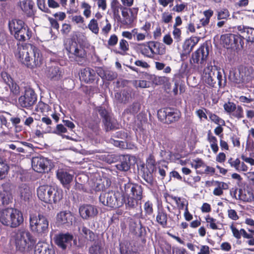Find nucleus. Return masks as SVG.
Returning a JSON list of instances; mask_svg holds the SVG:
<instances>
[{
  "label": "nucleus",
  "instance_id": "obj_1",
  "mask_svg": "<svg viewBox=\"0 0 254 254\" xmlns=\"http://www.w3.org/2000/svg\"><path fill=\"white\" fill-rule=\"evenodd\" d=\"M122 197L126 208L128 210L136 209L135 215L139 214V217L143 219L141 205V200L143 197V189L137 184L127 183L124 185Z\"/></svg>",
  "mask_w": 254,
  "mask_h": 254
},
{
  "label": "nucleus",
  "instance_id": "obj_2",
  "mask_svg": "<svg viewBox=\"0 0 254 254\" xmlns=\"http://www.w3.org/2000/svg\"><path fill=\"white\" fill-rule=\"evenodd\" d=\"M15 56L19 61L28 67L33 68L42 64V56L40 50L32 44L18 48Z\"/></svg>",
  "mask_w": 254,
  "mask_h": 254
},
{
  "label": "nucleus",
  "instance_id": "obj_3",
  "mask_svg": "<svg viewBox=\"0 0 254 254\" xmlns=\"http://www.w3.org/2000/svg\"><path fill=\"white\" fill-rule=\"evenodd\" d=\"M23 221L20 210L12 207L0 209V224L2 225L15 228L22 224Z\"/></svg>",
  "mask_w": 254,
  "mask_h": 254
},
{
  "label": "nucleus",
  "instance_id": "obj_4",
  "mask_svg": "<svg viewBox=\"0 0 254 254\" xmlns=\"http://www.w3.org/2000/svg\"><path fill=\"white\" fill-rule=\"evenodd\" d=\"M254 78V68L252 66H240L238 70H230L229 79L230 80L241 87L248 83Z\"/></svg>",
  "mask_w": 254,
  "mask_h": 254
},
{
  "label": "nucleus",
  "instance_id": "obj_5",
  "mask_svg": "<svg viewBox=\"0 0 254 254\" xmlns=\"http://www.w3.org/2000/svg\"><path fill=\"white\" fill-rule=\"evenodd\" d=\"M8 26L11 34L19 41H26L32 37L31 30L22 20L13 19L9 21Z\"/></svg>",
  "mask_w": 254,
  "mask_h": 254
},
{
  "label": "nucleus",
  "instance_id": "obj_6",
  "mask_svg": "<svg viewBox=\"0 0 254 254\" xmlns=\"http://www.w3.org/2000/svg\"><path fill=\"white\" fill-rule=\"evenodd\" d=\"M203 79L205 83L211 87L216 88L225 86L226 78H223L222 73L215 66L209 65L204 69Z\"/></svg>",
  "mask_w": 254,
  "mask_h": 254
},
{
  "label": "nucleus",
  "instance_id": "obj_7",
  "mask_svg": "<svg viewBox=\"0 0 254 254\" xmlns=\"http://www.w3.org/2000/svg\"><path fill=\"white\" fill-rule=\"evenodd\" d=\"M100 204L112 209L122 206L124 203L122 195L119 191H102L99 196Z\"/></svg>",
  "mask_w": 254,
  "mask_h": 254
},
{
  "label": "nucleus",
  "instance_id": "obj_8",
  "mask_svg": "<svg viewBox=\"0 0 254 254\" xmlns=\"http://www.w3.org/2000/svg\"><path fill=\"white\" fill-rule=\"evenodd\" d=\"M30 228L38 236H45L49 231V221L46 216L39 213L30 215Z\"/></svg>",
  "mask_w": 254,
  "mask_h": 254
},
{
  "label": "nucleus",
  "instance_id": "obj_9",
  "mask_svg": "<svg viewBox=\"0 0 254 254\" xmlns=\"http://www.w3.org/2000/svg\"><path fill=\"white\" fill-rule=\"evenodd\" d=\"M15 244L17 250L24 252L32 250L35 241L29 232L23 231L17 235Z\"/></svg>",
  "mask_w": 254,
  "mask_h": 254
},
{
  "label": "nucleus",
  "instance_id": "obj_10",
  "mask_svg": "<svg viewBox=\"0 0 254 254\" xmlns=\"http://www.w3.org/2000/svg\"><path fill=\"white\" fill-rule=\"evenodd\" d=\"M66 50L71 54L75 56V61L79 65H83L86 62V52L85 49L75 41L70 40L69 45L66 46Z\"/></svg>",
  "mask_w": 254,
  "mask_h": 254
},
{
  "label": "nucleus",
  "instance_id": "obj_11",
  "mask_svg": "<svg viewBox=\"0 0 254 254\" xmlns=\"http://www.w3.org/2000/svg\"><path fill=\"white\" fill-rule=\"evenodd\" d=\"M181 112L177 109L165 108L158 111L157 116L159 120L165 124H170L179 120L181 117Z\"/></svg>",
  "mask_w": 254,
  "mask_h": 254
},
{
  "label": "nucleus",
  "instance_id": "obj_12",
  "mask_svg": "<svg viewBox=\"0 0 254 254\" xmlns=\"http://www.w3.org/2000/svg\"><path fill=\"white\" fill-rule=\"evenodd\" d=\"M209 55V48L203 44L197 50L193 52L190 59L191 64H197L198 67L202 68L205 64Z\"/></svg>",
  "mask_w": 254,
  "mask_h": 254
},
{
  "label": "nucleus",
  "instance_id": "obj_13",
  "mask_svg": "<svg viewBox=\"0 0 254 254\" xmlns=\"http://www.w3.org/2000/svg\"><path fill=\"white\" fill-rule=\"evenodd\" d=\"M96 110L103 119L106 131L118 128L116 121L112 117L111 113L105 107H97Z\"/></svg>",
  "mask_w": 254,
  "mask_h": 254
},
{
  "label": "nucleus",
  "instance_id": "obj_14",
  "mask_svg": "<svg viewBox=\"0 0 254 254\" xmlns=\"http://www.w3.org/2000/svg\"><path fill=\"white\" fill-rule=\"evenodd\" d=\"M73 238V235L70 233L60 232L54 235L53 240L59 249L65 251L71 247Z\"/></svg>",
  "mask_w": 254,
  "mask_h": 254
},
{
  "label": "nucleus",
  "instance_id": "obj_15",
  "mask_svg": "<svg viewBox=\"0 0 254 254\" xmlns=\"http://www.w3.org/2000/svg\"><path fill=\"white\" fill-rule=\"evenodd\" d=\"M37 95L34 90L30 88H26L23 95L18 99L19 105L26 109H30L36 102Z\"/></svg>",
  "mask_w": 254,
  "mask_h": 254
},
{
  "label": "nucleus",
  "instance_id": "obj_16",
  "mask_svg": "<svg viewBox=\"0 0 254 254\" xmlns=\"http://www.w3.org/2000/svg\"><path fill=\"white\" fill-rule=\"evenodd\" d=\"M31 165L35 171L40 173H45L50 170V160L42 156L33 157Z\"/></svg>",
  "mask_w": 254,
  "mask_h": 254
},
{
  "label": "nucleus",
  "instance_id": "obj_17",
  "mask_svg": "<svg viewBox=\"0 0 254 254\" xmlns=\"http://www.w3.org/2000/svg\"><path fill=\"white\" fill-rule=\"evenodd\" d=\"M155 169V165L151 163H148L146 165L142 164L138 167L139 175L150 186L154 184L153 173Z\"/></svg>",
  "mask_w": 254,
  "mask_h": 254
},
{
  "label": "nucleus",
  "instance_id": "obj_18",
  "mask_svg": "<svg viewBox=\"0 0 254 254\" xmlns=\"http://www.w3.org/2000/svg\"><path fill=\"white\" fill-rule=\"evenodd\" d=\"M79 212L84 220H91L97 217L99 211L97 206L90 204H84L79 206Z\"/></svg>",
  "mask_w": 254,
  "mask_h": 254
},
{
  "label": "nucleus",
  "instance_id": "obj_19",
  "mask_svg": "<svg viewBox=\"0 0 254 254\" xmlns=\"http://www.w3.org/2000/svg\"><path fill=\"white\" fill-rule=\"evenodd\" d=\"M56 175L63 186L67 190L70 187V184L72 182L74 176L66 170L59 169L57 171Z\"/></svg>",
  "mask_w": 254,
  "mask_h": 254
},
{
  "label": "nucleus",
  "instance_id": "obj_20",
  "mask_svg": "<svg viewBox=\"0 0 254 254\" xmlns=\"http://www.w3.org/2000/svg\"><path fill=\"white\" fill-rule=\"evenodd\" d=\"M199 40L200 38L196 36H191L190 38L186 39L183 45V52L181 57H187L189 55Z\"/></svg>",
  "mask_w": 254,
  "mask_h": 254
},
{
  "label": "nucleus",
  "instance_id": "obj_21",
  "mask_svg": "<svg viewBox=\"0 0 254 254\" xmlns=\"http://www.w3.org/2000/svg\"><path fill=\"white\" fill-rule=\"evenodd\" d=\"M79 77L80 79L86 83H91L97 76L94 69L90 67H86L81 69Z\"/></svg>",
  "mask_w": 254,
  "mask_h": 254
},
{
  "label": "nucleus",
  "instance_id": "obj_22",
  "mask_svg": "<svg viewBox=\"0 0 254 254\" xmlns=\"http://www.w3.org/2000/svg\"><path fill=\"white\" fill-rule=\"evenodd\" d=\"M50 191V197L49 203H55L59 202L63 198V191L62 189L57 186H51Z\"/></svg>",
  "mask_w": 254,
  "mask_h": 254
},
{
  "label": "nucleus",
  "instance_id": "obj_23",
  "mask_svg": "<svg viewBox=\"0 0 254 254\" xmlns=\"http://www.w3.org/2000/svg\"><path fill=\"white\" fill-rule=\"evenodd\" d=\"M34 254H55V251L52 246L39 242L35 246Z\"/></svg>",
  "mask_w": 254,
  "mask_h": 254
},
{
  "label": "nucleus",
  "instance_id": "obj_24",
  "mask_svg": "<svg viewBox=\"0 0 254 254\" xmlns=\"http://www.w3.org/2000/svg\"><path fill=\"white\" fill-rule=\"evenodd\" d=\"M89 248V254H108V250L101 241L95 239Z\"/></svg>",
  "mask_w": 254,
  "mask_h": 254
},
{
  "label": "nucleus",
  "instance_id": "obj_25",
  "mask_svg": "<svg viewBox=\"0 0 254 254\" xmlns=\"http://www.w3.org/2000/svg\"><path fill=\"white\" fill-rule=\"evenodd\" d=\"M73 216L70 212L62 211L57 215V221L60 225L69 226L72 224Z\"/></svg>",
  "mask_w": 254,
  "mask_h": 254
},
{
  "label": "nucleus",
  "instance_id": "obj_26",
  "mask_svg": "<svg viewBox=\"0 0 254 254\" xmlns=\"http://www.w3.org/2000/svg\"><path fill=\"white\" fill-rule=\"evenodd\" d=\"M237 29L243 35V38L246 39L248 42L254 43V28L239 25L237 26Z\"/></svg>",
  "mask_w": 254,
  "mask_h": 254
},
{
  "label": "nucleus",
  "instance_id": "obj_27",
  "mask_svg": "<svg viewBox=\"0 0 254 254\" xmlns=\"http://www.w3.org/2000/svg\"><path fill=\"white\" fill-rule=\"evenodd\" d=\"M130 156L129 155L120 156L119 160L115 167L120 171L127 172L130 168Z\"/></svg>",
  "mask_w": 254,
  "mask_h": 254
},
{
  "label": "nucleus",
  "instance_id": "obj_28",
  "mask_svg": "<svg viewBox=\"0 0 254 254\" xmlns=\"http://www.w3.org/2000/svg\"><path fill=\"white\" fill-rule=\"evenodd\" d=\"M51 186H40L37 189V194L38 198L42 201L49 203L50 191Z\"/></svg>",
  "mask_w": 254,
  "mask_h": 254
},
{
  "label": "nucleus",
  "instance_id": "obj_29",
  "mask_svg": "<svg viewBox=\"0 0 254 254\" xmlns=\"http://www.w3.org/2000/svg\"><path fill=\"white\" fill-rule=\"evenodd\" d=\"M34 4V3L32 0H23L19 1L18 3L21 10L28 17H31L34 15L33 10Z\"/></svg>",
  "mask_w": 254,
  "mask_h": 254
},
{
  "label": "nucleus",
  "instance_id": "obj_30",
  "mask_svg": "<svg viewBox=\"0 0 254 254\" xmlns=\"http://www.w3.org/2000/svg\"><path fill=\"white\" fill-rule=\"evenodd\" d=\"M119 247L121 254H139L136 248L131 246L127 241L120 242Z\"/></svg>",
  "mask_w": 254,
  "mask_h": 254
},
{
  "label": "nucleus",
  "instance_id": "obj_31",
  "mask_svg": "<svg viewBox=\"0 0 254 254\" xmlns=\"http://www.w3.org/2000/svg\"><path fill=\"white\" fill-rule=\"evenodd\" d=\"M63 71L59 66H51L48 68L47 75L48 77L54 80H58L62 77Z\"/></svg>",
  "mask_w": 254,
  "mask_h": 254
},
{
  "label": "nucleus",
  "instance_id": "obj_32",
  "mask_svg": "<svg viewBox=\"0 0 254 254\" xmlns=\"http://www.w3.org/2000/svg\"><path fill=\"white\" fill-rule=\"evenodd\" d=\"M168 214L163 208H159L157 211L156 221L163 228L167 226Z\"/></svg>",
  "mask_w": 254,
  "mask_h": 254
},
{
  "label": "nucleus",
  "instance_id": "obj_33",
  "mask_svg": "<svg viewBox=\"0 0 254 254\" xmlns=\"http://www.w3.org/2000/svg\"><path fill=\"white\" fill-rule=\"evenodd\" d=\"M79 230L80 231L81 234L83 235V237H84L88 241L90 242H93L95 241L96 236L93 231L84 226H82L81 227V229H79Z\"/></svg>",
  "mask_w": 254,
  "mask_h": 254
},
{
  "label": "nucleus",
  "instance_id": "obj_34",
  "mask_svg": "<svg viewBox=\"0 0 254 254\" xmlns=\"http://www.w3.org/2000/svg\"><path fill=\"white\" fill-rule=\"evenodd\" d=\"M122 14L124 17V20L122 21L123 25H129L133 22V16L129 15L128 11V9L126 7L121 6Z\"/></svg>",
  "mask_w": 254,
  "mask_h": 254
},
{
  "label": "nucleus",
  "instance_id": "obj_35",
  "mask_svg": "<svg viewBox=\"0 0 254 254\" xmlns=\"http://www.w3.org/2000/svg\"><path fill=\"white\" fill-rule=\"evenodd\" d=\"M8 170L9 166L6 162L0 156V179L2 180L5 178Z\"/></svg>",
  "mask_w": 254,
  "mask_h": 254
},
{
  "label": "nucleus",
  "instance_id": "obj_36",
  "mask_svg": "<svg viewBox=\"0 0 254 254\" xmlns=\"http://www.w3.org/2000/svg\"><path fill=\"white\" fill-rule=\"evenodd\" d=\"M20 192L21 198L25 201H28L32 196L31 191L29 188L25 185L21 187Z\"/></svg>",
  "mask_w": 254,
  "mask_h": 254
},
{
  "label": "nucleus",
  "instance_id": "obj_37",
  "mask_svg": "<svg viewBox=\"0 0 254 254\" xmlns=\"http://www.w3.org/2000/svg\"><path fill=\"white\" fill-rule=\"evenodd\" d=\"M235 34H228L221 36V39L223 41L224 43L228 46V48H233V42L235 40Z\"/></svg>",
  "mask_w": 254,
  "mask_h": 254
},
{
  "label": "nucleus",
  "instance_id": "obj_38",
  "mask_svg": "<svg viewBox=\"0 0 254 254\" xmlns=\"http://www.w3.org/2000/svg\"><path fill=\"white\" fill-rule=\"evenodd\" d=\"M150 43L155 49L156 55H162L165 54L166 49L164 45L158 42L150 41Z\"/></svg>",
  "mask_w": 254,
  "mask_h": 254
},
{
  "label": "nucleus",
  "instance_id": "obj_39",
  "mask_svg": "<svg viewBox=\"0 0 254 254\" xmlns=\"http://www.w3.org/2000/svg\"><path fill=\"white\" fill-rule=\"evenodd\" d=\"M119 47L121 51H114L116 54L124 56L126 55V52L129 50L128 42L124 39H122L120 41Z\"/></svg>",
  "mask_w": 254,
  "mask_h": 254
},
{
  "label": "nucleus",
  "instance_id": "obj_40",
  "mask_svg": "<svg viewBox=\"0 0 254 254\" xmlns=\"http://www.w3.org/2000/svg\"><path fill=\"white\" fill-rule=\"evenodd\" d=\"M11 196L5 191H0V205L8 204L11 200Z\"/></svg>",
  "mask_w": 254,
  "mask_h": 254
},
{
  "label": "nucleus",
  "instance_id": "obj_41",
  "mask_svg": "<svg viewBox=\"0 0 254 254\" xmlns=\"http://www.w3.org/2000/svg\"><path fill=\"white\" fill-rule=\"evenodd\" d=\"M8 87L10 89V96L11 98H13L15 96L18 95L20 94V88L19 86L13 81L8 85Z\"/></svg>",
  "mask_w": 254,
  "mask_h": 254
},
{
  "label": "nucleus",
  "instance_id": "obj_42",
  "mask_svg": "<svg viewBox=\"0 0 254 254\" xmlns=\"http://www.w3.org/2000/svg\"><path fill=\"white\" fill-rule=\"evenodd\" d=\"M171 198L175 201L179 209H183L188 202L184 198L172 195Z\"/></svg>",
  "mask_w": 254,
  "mask_h": 254
},
{
  "label": "nucleus",
  "instance_id": "obj_43",
  "mask_svg": "<svg viewBox=\"0 0 254 254\" xmlns=\"http://www.w3.org/2000/svg\"><path fill=\"white\" fill-rule=\"evenodd\" d=\"M191 165L197 170H202L203 169H199L200 168H204L206 167L205 164L202 159L197 158L193 160Z\"/></svg>",
  "mask_w": 254,
  "mask_h": 254
},
{
  "label": "nucleus",
  "instance_id": "obj_44",
  "mask_svg": "<svg viewBox=\"0 0 254 254\" xmlns=\"http://www.w3.org/2000/svg\"><path fill=\"white\" fill-rule=\"evenodd\" d=\"M140 104L138 102H135L127 109V111L130 114H135L140 111Z\"/></svg>",
  "mask_w": 254,
  "mask_h": 254
},
{
  "label": "nucleus",
  "instance_id": "obj_45",
  "mask_svg": "<svg viewBox=\"0 0 254 254\" xmlns=\"http://www.w3.org/2000/svg\"><path fill=\"white\" fill-rule=\"evenodd\" d=\"M122 6L118 0H113L111 3V7L112 11L115 15H119V9Z\"/></svg>",
  "mask_w": 254,
  "mask_h": 254
},
{
  "label": "nucleus",
  "instance_id": "obj_46",
  "mask_svg": "<svg viewBox=\"0 0 254 254\" xmlns=\"http://www.w3.org/2000/svg\"><path fill=\"white\" fill-rule=\"evenodd\" d=\"M143 208L146 216L152 215L153 213V203L151 201L148 200L145 202Z\"/></svg>",
  "mask_w": 254,
  "mask_h": 254
},
{
  "label": "nucleus",
  "instance_id": "obj_47",
  "mask_svg": "<svg viewBox=\"0 0 254 254\" xmlns=\"http://www.w3.org/2000/svg\"><path fill=\"white\" fill-rule=\"evenodd\" d=\"M146 234V228L144 226L141 222H140V225L137 228L136 231L135 232L134 235L137 237L140 238L144 237Z\"/></svg>",
  "mask_w": 254,
  "mask_h": 254
},
{
  "label": "nucleus",
  "instance_id": "obj_48",
  "mask_svg": "<svg viewBox=\"0 0 254 254\" xmlns=\"http://www.w3.org/2000/svg\"><path fill=\"white\" fill-rule=\"evenodd\" d=\"M209 115V119L211 121L215 124L223 126L225 125V122L223 120L220 118L218 116L216 115L215 114H212V113L209 112L208 113Z\"/></svg>",
  "mask_w": 254,
  "mask_h": 254
},
{
  "label": "nucleus",
  "instance_id": "obj_49",
  "mask_svg": "<svg viewBox=\"0 0 254 254\" xmlns=\"http://www.w3.org/2000/svg\"><path fill=\"white\" fill-rule=\"evenodd\" d=\"M51 110V108L49 105L40 101L38 103L37 107V111H40L43 113H47Z\"/></svg>",
  "mask_w": 254,
  "mask_h": 254
},
{
  "label": "nucleus",
  "instance_id": "obj_50",
  "mask_svg": "<svg viewBox=\"0 0 254 254\" xmlns=\"http://www.w3.org/2000/svg\"><path fill=\"white\" fill-rule=\"evenodd\" d=\"M232 116L237 119H241L244 117L243 109L240 106H236V109L231 114Z\"/></svg>",
  "mask_w": 254,
  "mask_h": 254
},
{
  "label": "nucleus",
  "instance_id": "obj_51",
  "mask_svg": "<svg viewBox=\"0 0 254 254\" xmlns=\"http://www.w3.org/2000/svg\"><path fill=\"white\" fill-rule=\"evenodd\" d=\"M88 28L95 34H97L99 32L98 23L97 21L94 19H92L90 20L88 24Z\"/></svg>",
  "mask_w": 254,
  "mask_h": 254
},
{
  "label": "nucleus",
  "instance_id": "obj_52",
  "mask_svg": "<svg viewBox=\"0 0 254 254\" xmlns=\"http://www.w3.org/2000/svg\"><path fill=\"white\" fill-rule=\"evenodd\" d=\"M229 15V12L227 9H223L217 11V16L218 20L227 19Z\"/></svg>",
  "mask_w": 254,
  "mask_h": 254
},
{
  "label": "nucleus",
  "instance_id": "obj_53",
  "mask_svg": "<svg viewBox=\"0 0 254 254\" xmlns=\"http://www.w3.org/2000/svg\"><path fill=\"white\" fill-rule=\"evenodd\" d=\"M142 47L139 48L140 53L144 56L151 58V52H150L149 48L146 46L145 44L141 45Z\"/></svg>",
  "mask_w": 254,
  "mask_h": 254
},
{
  "label": "nucleus",
  "instance_id": "obj_54",
  "mask_svg": "<svg viewBox=\"0 0 254 254\" xmlns=\"http://www.w3.org/2000/svg\"><path fill=\"white\" fill-rule=\"evenodd\" d=\"M236 104L233 102H228L224 105V108L225 111L230 114L236 109Z\"/></svg>",
  "mask_w": 254,
  "mask_h": 254
},
{
  "label": "nucleus",
  "instance_id": "obj_55",
  "mask_svg": "<svg viewBox=\"0 0 254 254\" xmlns=\"http://www.w3.org/2000/svg\"><path fill=\"white\" fill-rule=\"evenodd\" d=\"M173 16L171 14L165 12L162 13L161 16V22L164 23H169L172 21Z\"/></svg>",
  "mask_w": 254,
  "mask_h": 254
},
{
  "label": "nucleus",
  "instance_id": "obj_56",
  "mask_svg": "<svg viewBox=\"0 0 254 254\" xmlns=\"http://www.w3.org/2000/svg\"><path fill=\"white\" fill-rule=\"evenodd\" d=\"M242 38H243V37L240 35H235V40L233 42V48L238 47L239 45H241L242 47L243 46L244 44V39Z\"/></svg>",
  "mask_w": 254,
  "mask_h": 254
},
{
  "label": "nucleus",
  "instance_id": "obj_57",
  "mask_svg": "<svg viewBox=\"0 0 254 254\" xmlns=\"http://www.w3.org/2000/svg\"><path fill=\"white\" fill-rule=\"evenodd\" d=\"M26 118V116H17L16 117H12L10 119V121L11 122L13 126L19 125L20 122L24 121V119Z\"/></svg>",
  "mask_w": 254,
  "mask_h": 254
},
{
  "label": "nucleus",
  "instance_id": "obj_58",
  "mask_svg": "<svg viewBox=\"0 0 254 254\" xmlns=\"http://www.w3.org/2000/svg\"><path fill=\"white\" fill-rule=\"evenodd\" d=\"M204 168L205 169L202 170H197V174H203L204 173H205L208 174L210 173L211 175H212L215 173V169L213 167L206 165V167H205Z\"/></svg>",
  "mask_w": 254,
  "mask_h": 254
},
{
  "label": "nucleus",
  "instance_id": "obj_59",
  "mask_svg": "<svg viewBox=\"0 0 254 254\" xmlns=\"http://www.w3.org/2000/svg\"><path fill=\"white\" fill-rule=\"evenodd\" d=\"M118 42V38L116 34L111 35L108 41V46L114 47L117 45Z\"/></svg>",
  "mask_w": 254,
  "mask_h": 254
},
{
  "label": "nucleus",
  "instance_id": "obj_60",
  "mask_svg": "<svg viewBox=\"0 0 254 254\" xmlns=\"http://www.w3.org/2000/svg\"><path fill=\"white\" fill-rule=\"evenodd\" d=\"M131 98V94L127 91H124L123 92V99L121 101L122 103L126 104L129 102Z\"/></svg>",
  "mask_w": 254,
  "mask_h": 254
},
{
  "label": "nucleus",
  "instance_id": "obj_61",
  "mask_svg": "<svg viewBox=\"0 0 254 254\" xmlns=\"http://www.w3.org/2000/svg\"><path fill=\"white\" fill-rule=\"evenodd\" d=\"M1 75L3 81L7 85L13 81L10 75L6 72H2Z\"/></svg>",
  "mask_w": 254,
  "mask_h": 254
},
{
  "label": "nucleus",
  "instance_id": "obj_62",
  "mask_svg": "<svg viewBox=\"0 0 254 254\" xmlns=\"http://www.w3.org/2000/svg\"><path fill=\"white\" fill-rule=\"evenodd\" d=\"M67 131L66 128L62 124H59L57 125L56 129L53 131L55 133L60 134L62 133H65Z\"/></svg>",
  "mask_w": 254,
  "mask_h": 254
},
{
  "label": "nucleus",
  "instance_id": "obj_63",
  "mask_svg": "<svg viewBox=\"0 0 254 254\" xmlns=\"http://www.w3.org/2000/svg\"><path fill=\"white\" fill-rule=\"evenodd\" d=\"M37 5L40 9H41L42 11L46 12V13H50V10L49 9L46 7L45 2L44 0H42L41 1H39L38 2H37Z\"/></svg>",
  "mask_w": 254,
  "mask_h": 254
},
{
  "label": "nucleus",
  "instance_id": "obj_64",
  "mask_svg": "<svg viewBox=\"0 0 254 254\" xmlns=\"http://www.w3.org/2000/svg\"><path fill=\"white\" fill-rule=\"evenodd\" d=\"M71 31L70 25L66 23H64L62 25L61 32L63 35L67 36Z\"/></svg>",
  "mask_w": 254,
  "mask_h": 254
}]
</instances>
